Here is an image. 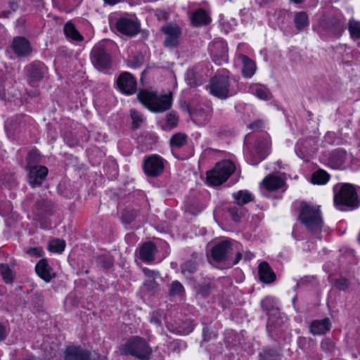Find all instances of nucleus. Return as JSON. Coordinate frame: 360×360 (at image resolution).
Listing matches in <instances>:
<instances>
[{
    "instance_id": "1",
    "label": "nucleus",
    "mask_w": 360,
    "mask_h": 360,
    "mask_svg": "<svg viewBox=\"0 0 360 360\" xmlns=\"http://www.w3.org/2000/svg\"><path fill=\"white\" fill-rule=\"evenodd\" d=\"M138 98L148 109L154 112H162L170 108L172 105L171 94H158L146 90L141 91Z\"/></svg>"
},
{
    "instance_id": "2",
    "label": "nucleus",
    "mask_w": 360,
    "mask_h": 360,
    "mask_svg": "<svg viewBox=\"0 0 360 360\" xmlns=\"http://www.w3.org/2000/svg\"><path fill=\"white\" fill-rule=\"evenodd\" d=\"M120 352L122 355L130 354L141 360H148L152 350L143 339L134 337L120 347Z\"/></svg>"
},
{
    "instance_id": "3",
    "label": "nucleus",
    "mask_w": 360,
    "mask_h": 360,
    "mask_svg": "<svg viewBox=\"0 0 360 360\" xmlns=\"http://www.w3.org/2000/svg\"><path fill=\"white\" fill-rule=\"evenodd\" d=\"M299 217L309 231L314 233L321 231L323 221L319 208L313 207L303 202L301 204Z\"/></svg>"
},
{
    "instance_id": "4",
    "label": "nucleus",
    "mask_w": 360,
    "mask_h": 360,
    "mask_svg": "<svg viewBox=\"0 0 360 360\" xmlns=\"http://www.w3.org/2000/svg\"><path fill=\"white\" fill-rule=\"evenodd\" d=\"M334 200L338 205L356 207L357 205L356 193L352 185L345 184L339 193L335 195Z\"/></svg>"
},
{
    "instance_id": "5",
    "label": "nucleus",
    "mask_w": 360,
    "mask_h": 360,
    "mask_svg": "<svg viewBox=\"0 0 360 360\" xmlns=\"http://www.w3.org/2000/svg\"><path fill=\"white\" fill-rule=\"evenodd\" d=\"M143 169L145 173L150 176H158L164 170V163L162 158L157 155H153L144 160Z\"/></svg>"
},
{
    "instance_id": "6",
    "label": "nucleus",
    "mask_w": 360,
    "mask_h": 360,
    "mask_svg": "<svg viewBox=\"0 0 360 360\" xmlns=\"http://www.w3.org/2000/svg\"><path fill=\"white\" fill-rule=\"evenodd\" d=\"M229 83L227 77L218 75L214 77L210 83L211 93L220 98H225L229 95Z\"/></svg>"
},
{
    "instance_id": "7",
    "label": "nucleus",
    "mask_w": 360,
    "mask_h": 360,
    "mask_svg": "<svg viewBox=\"0 0 360 360\" xmlns=\"http://www.w3.org/2000/svg\"><path fill=\"white\" fill-rule=\"evenodd\" d=\"M91 60L93 65L98 70L109 68L112 63L110 55L101 46H96L93 49Z\"/></svg>"
},
{
    "instance_id": "8",
    "label": "nucleus",
    "mask_w": 360,
    "mask_h": 360,
    "mask_svg": "<svg viewBox=\"0 0 360 360\" xmlns=\"http://www.w3.org/2000/svg\"><path fill=\"white\" fill-rule=\"evenodd\" d=\"M26 71L29 84H33L44 78L46 69L42 63L34 62L27 65Z\"/></svg>"
},
{
    "instance_id": "9",
    "label": "nucleus",
    "mask_w": 360,
    "mask_h": 360,
    "mask_svg": "<svg viewBox=\"0 0 360 360\" xmlns=\"http://www.w3.org/2000/svg\"><path fill=\"white\" fill-rule=\"evenodd\" d=\"M117 84L120 90L126 94H133L136 90V82L127 72H122L119 76Z\"/></svg>"
},
{
    "instance_id": "10",
    "label": "nucleus",
    "mask_w": 360,
    "mask_h": 360,
    "mask_svg": "<svg viewBox=\"0 0 360 360\" xmlns=\"http://www.w3.org/2000/svg\"><path fill=\"white\" fill-rule=\"evenodd\" d=\"M63 360H92L91 352L80 346L70 345L64 352Z\"/></svg>"
},
{
    "instance_id": "11",
    "label": "nucleus",
    "mask_w": 360,
    "mask_h": 360,
    "mask_svg": "<svg viewBox=\"0 0 360 360\" xmlns=\"http://www.w3.org/2000/svg\"><path fill=\"white\" fill-rule=\"evenodd\" d=\"M116 28L123 34L134 36L139 32L140 25L133 20L123 18L117 21Z\"/></svg>"
},
{
    "instance_id": "12",
    "label": "nucleus",
    "mask_w": 360,
    "mask_h": 360,
    "mask_svg": "<svg viewBox=\"0 0 360 360\" xmlns=\"http://www.w3.org/2000/svg\"><path fill=\"white\" fill-rule=\"evenodd\" d=\"M162 31L167 35L165 44L167 47L172 48L179 43L180 30L177 25L169 23L162 27Z\"/></svg>"
},
{
    "instance_id": "13",
    "label": "nucleus",
    "mask_w": 360,
    "mask_h": 360,
    "mask_svg": "<svg viewBox=\"0 0 360 360\" xmlns=\"http://www.w3.org/2000/svg\"><path fill=\"white\" fill-rule=\"evenodd\" d=\"M29 172V183L32 187L41 185L48 174V169L45 166L31 167Z\"/></svg>"
},
{
    "instance_id": "14",
    "label": "nucleus",
    "mask_w": 360,
    "mask_h": 360,
    "mask_svg": "<svg viewBox=\"0 0 360 360\" xmlns=\"http://www.w3.org/2000/svg\"><path fill=\"white\" fill-rule=\"evenodd\" d=\"M12 49L19 57L28 56L32 51L29 41L23 37H16L13 39Z\"/></svg>"
},
{
    "instance_id": "15",
    "label": "nucleus",
    "mask_w": 360,
    "mask_h": 360,
    "mask_svg": "<svg viewBox=\"0 0 360 360\" xmlns=\"http://www.w3.org/2000/svg\"><path fill=\"white\" fill-rule=\"evenodd\" d=\"M231 250V242L224 240L213 247L212 250V257L217 262H221L226 259L228 253Z\"/></svg>"
},
{
    "instance_id": "16",
    "label": "nucleus",
    "mask_w": 360,
    "mask_h": 360,
    "mask_svg": "<svg viewBox=\"0 0 360 360\" xmlns=\"http://www.w3.org/2000/svg\"><path fill=\"white\" fill-rule=\"evenodd\" d=\"M35 271L37 275L46 282H49L55 277V273L49 265L46 259H41L36 265Z\"/></svg>"
},
{
    "instance_id": "17",
    "label": "nucleus",
    "mask_w": 360,
    "mask_h": 360,
    "mask_svg": "<svg viewBox=\"0 0 360 360\" xmlns=\"http://www.w3.org/2000/svg\"><path fill=\"white\" fill-rule=\"evenodd\" d=\"M53 208V205L50 201L43 198L40 199L36 202V217L39 220L45 219L47 216L52 214Z\"/></svg>"
},
{
    "instance_id": "18",
    "label": "nucleus",
    "mask_w": 360,
    "mask_h": 360,
    "mask_svg": "<svg viewBox=\"0 0 360 360\" xmlns=\"http://www.w3.org/2000/svg\"><path fill=\"white\" fill-rule=\"evenodd\" d=\"M215 173H220L222 181H226L236 170V167L231 160H222L214 166Z\"/></svg>"
},
{
    "instance_id": "19",
    "label": "nucleus",
    "mask_w": 360,
    "mask_h": 360,
    "mask_svg": "<svg viewBox=\"0 0 360 360\" xmlns=\"http://www.w3.org/2000/svg\"><path fill=\"white\" fill-rule=\"evenodd\" d=\"M259 280L264 283H271L276 280V274L266 262H262L258 267Z\"/></svg>"
},
{
    "instance_id": "20",
    "label": "nucleus",
    "mask_w": 360,
    "mask_h": 360,
    "mask_svg": "<svg viewBox=\"0 0 360 360\" xmlns=\"http://www.w3.org/2000/svg\"><path fill=\"white\" fill-rule=\"evenodd\" d=\"M330 319L325 318L322 320L313 321L309 326V330L313 335H323L330 330Z\"/></svg>"
},
{
    "instance_id": "21",
    "label": "nucleus",
    "mask_w": 360,
    "mask_h": 360,
    "mask_svg": "<svg viewBox=\"0 0 360 360\" xmlns=\"http://www.w3.org/2000/svg\"><path fill=\"white\" fill-rule=\"evenodd\" d=\"M191 21L195 27L205 26L210 22L211 18L205 10L200 8L192 13Z\"/></svg>"
},
{
    "instance_id": "22",
    "label": "nucleus",
    "mask_w": 360,
    "mask_h": 360,
    "mask_svg": "<svg viewBox=\"0 0 360 360\" xmlns=\"http://www.w3.org/2000/svg\"><path fill=\"white\" fill-rule=\"evenodd\" d=\"M155 246L153 243L148 242L144 243L140 249V258L145 262H150L154 259Z\"/></svg>"
},
{
    "instance_id": "23",
    "label": "nucleus",
    "mask_w": 360,
    "mask_h": 360,
    "mask_svg": "<svg viewBox=\"0 0 360 360\" xmlns=\"http://www.w3.org/2000/svg\"><path fill=\"white\" fill-rule=\"evenodd\" d=\"M263 184L268 191H274L281 188L284 182L280 177L269 175L264 179Z\"/></svg>"
},
{
    "instance_id": "24",
    "label": "nucleus",
    "mask_w": 360,
    "mask_h": 360,
    "mask_svg": "<svg viewBox=\"0 0 360 360\" xmlns=\"http://www.w3.org/2000/svg\"><path fill=\"white\" fill-rule=\"evenodd\" d=\"M240 58L243 63V74L245 77H252L256 70V65L254 61L250 60L248 56L245 55H241Z\"/></svg>"
},
{
    "instance_id": "25",
    "label": "nucleus",
    "mask_w": 360,
    "mask_h": 360,
    "mask_svg": "<svg viewBox=\"0 0 360 360\" xmlns=\"http://www.w3.org/2000/svg\"><path fill=\"white\" fill-rule=\"evenodd\" d=\"M64 32L67 37L75 41H82L83 37L76 29L74 24L68 22L64 26Z\"/></svg>"
},
{
    "instance_id": "26",
    "label": "nucleus",
    "mask_w": 360,
    "mask_h": 360,
    "mask_svg": "<svg viewBox=\"0 0 360 360\" xmlns=\"http://www.w3.org/2000/svg\"><path fill=\"white\" fill-rule=\"evenodd\" d=\"M223 177L220 173H215V168L207 172V181L212 186H219L224 183L226 181H222Z\"/></svg>"
},
{
    "instance_id": "27",
    "label": "nucleus",
    "mask_w": 360,
    "mask_h": 360,
    "mask_svg": "<svg viewBox=\"0 0 360 360\" xmlns=\"http://www.w3.org/2000/svg\"><path fill=\"white\" fill-rule=\"evenodd\" d=\"M329 179V175L323 170L319 169L314 172L311 181L313 184H326Z\"/></svg>"
},
{
    "instance_id": "28",
    "label": "nucleus",
    "mask_w": 360,
    "mask_h": 360,
    "mask_svg": "<svg viewBox=\"0 0 360 360\" xmlns=\"http://www.w3.org/2000/svg\"><path fill=\"white\" fill-rule=\"evenodd\" d=\"M171 152L173 155L179 159V150L180 148V133L174 134L169 141Z\"/></svg>"
},
{
    "instance_id": "29",
    "label": "nucleus",
    "mask_w": 360,
    "mask_h": 360,
    "mask_svg": "<svg viewBox=\"0 0 360 360\" xmlns=\"http://www.w3.org/2000/svg\"><path fill=\"white\" fill-rule=\"evenodd\" d=\"M295 22L298 30H302L308 24V16L305 12H300L295 15Z\"/></svg>"
},
{
    "instance_id": "30",
    "label": "nucleus",
    "mask_w": 360,
    "mask_h": 360,
    "mask_svg": "<svg viewBox=\"0 0 360 360\" xmlns=\"http://www.w3.org/2000/svg\"><path fill=\"white\" fill-rule=\"evenodd\" d=\"M0 274L6 283H11L13 280V273L7 264L0 265Z\"/></svg>"
},
{
    "instance_id": "31",
    "label": "nucleus",
    "mask_w": 360,
    "mask_h": 360,
    "mask_svg": "<svg viewBox=\"0 0 360 360\" xmlns=\"http://www.w3.org/2000/svg\"><path fill=\"white\" fill-rule=\"evenodd\" d=\"M349 30L352 38L360 39V22L352 20L349 23Z\"/></svg>"
},
{
    "instance_id": "32",
    "label": "nucleus",
    "mask_w": 360,
    "mask_h": 360,
    "mask_svg": "<svg viewBox=\"0 0 360 360\" xmlns=\"http://www.w3.org/2000/svg\"><path fill=\"white\" fill-rule=\"evenodd\" d=\"M65 247V243L63 240L56 239L49 244V250L53 252H62Z\"/></svg>"
},
{
    "instance_id": "33",
    "label": "nucleus",
    "mask_w": 360,
    "mask_h": 360,
    "mask_svg": "<svg viewBox=\"0 0 360 360\" xmlns=\"http://www.w3.org/2000/svg\"><path fill=\"white\" fill-rule=\"evenodd\" d=\"M186 81L188 84L193 87L195 86L199 83V79L197 73L193 70H188L186 75Z\"/></svg>"
},
{
    "instance_id": "34",
    "label": "nucleus",
    "mask_w": 360,
    "mask_h": 360,
    "mask_svg": "<svg viewBox=\"0 0 360 360\" xmlns=\"http://www.w3.org/2000/svg\"><path fill=\"white\" fill-rule=\"evenodd\" d=\"M236 200L238 205H243L252 201V197L248 192L241 191L236 195Z\"/></svg>"
},
{
    "instance_id": "35",
    "label": "nucleus",
    "mask_w": 360,
    "mask_h": 360,
    "mask_svg": "<svg viewBox=\"0 0 360 360\" xmlns=\"http://www.w3.org/2000/svg\"><path fill=\"white\" fill-rule=\"evenodd\" d=\"M137 217V212L134 210H124L122 212V218L124 223L130 224Z\"/></svg>"
},
{
    "instance_id": "36",
    "label": "nucleus",
    "mask_w": 360,
    "mask_h": 360,
    "mask_svg": "<svg viewBox=\"0 0 360 360\" xmlns=\"http://www.w3.org/2000/svg\"><path fill=\"white\" fill-rule=\"evenodd\" d=\"M40 160V155L38 151L31 150L27 157V162L29 167H34L35 164Z\"/></svg>"
},
{
    "instance_id": "37",
    "label": "nucleus",
    "mask_w": 360,
    "mask_h": 360,
    "mask_svg": "<svg viewBox=\"0 0 360 360\" xmlns=\"http://www.w3.org/2000/svg\"><path fill=\"white\" fill-rule=\"evenodd\" d=\"M130 115L132 119L133 128H138L143 122L141 115L135 110H131Z\"/></svg>"
},
{
    "instance_id": "38",
    "label": "nucleus",
    "mask_w": 360,
    "mask_h": 360,
    "mask_svg": "<svg viewBox=\"0 0 360 360\" xmlns=\"http://www.w3.org/2000/svg\"><path fill=\"white\" fill-rule=\"evenodd\" d=\"M321 347L324 352L331 353L335 349V343L331 339L326 338L321 342Z\"/></svg>"
},
{
    "instance_id": "39",
    "label": "nucleus",
    "mask_w": 360,
    "mask_h": 360,
    "mask_svg": "<svg viewBox=\"0 0 360 360\" xmlns=\"http://www.w3.org/2000/svg\"><path fill=\"white\" fill-rule=\"evenodd\" d=\"M346 151L338 150L332 157V160L335 162L336 166H340L345 160Z\"/></svg>"
},
{
    "instance_id": "40",
    "label": "nucleus",
    "mask_w": 360,
    "mask_h": 360,
    "mask_svg": "<svg viewBox=\"0 0 360 360\" xmlns=\"http://www.w3.org/2000/svg\"><path fill=\"white\" fill-rule=\"evenodd\" d=\"M179 117L178 116L169 113L166 117L167 128V129H172V128L178 125Z\"/></svg>"
},
{
    "instance_id": "41",
    "label": "nucleus",
    "mask_w": 360,
    "mask_h": 360,
    "mask_svg": "<svg viewBox=\"0 0 360 360\" xmlns=\"http://www.w3.org/2000/svg\"><path fill=\"white\" fill-rule=\"evenodd\" d=\"M335 286L339 290H346L349 286V281L347 278H340L335 281Z\"/></svg>"
},
{
    "instance_id": "42",
    "label": "nucleus",
    "mask_w": 360,
    "mask_h": 360,
    "mask_svg": "<svg viewBox=\"0 0 360 360\" xmlns=\"http://www.w3.org/2000/svg\"><path fill=\"white\" fill-rule=\"evenodd\" d=\"M180 293V283L177 281L172 282L171 288L169 291V295L171 297L176 296Z\"/></svg>"
},
{
    "instance_id": "43",
    "label": "nucleus",
    "mask_w": 360,
    "mask_h": 360,
    "mask_svg": "<svg viewBox=\"0 0 360 360\" xmlns=\"http://www.w3.org/2000/svg\"><path fill=\"white\" fill-rule=\"evenodd\" d=\"M144 287L148 291L155 292L158 288V284L155 282V281L154 279H150V280L146 281L144 283Z\"/></svg>"
},
{
    "instance_id": "44",
    "label": "nucleus",
    "mask_w": 360,
    "mask_h": 360,
    "mask_svg": "<svg viewBox=\"0 0 360 360\" xmlns=\"http://www.w3.org/2000/svg\"><path fill=\"white\" fill-rule=\"evenodd\" d=\"M20 126V122H17V119H11L7 120L6 123V129L7 131L15 130Z\"/></svg>"
},
{
    "instance_id": "45",
    "label": "nucleus",
    "mask_w": 360,
    "mask_h": 360,
    "mask_svg": "<svg viewBox=\"0 0 360 360\" xmlns=\"http://www.w3.org/2000/svg\"><path fill=\"white\" fill-rule=\"evenodd\" d=\"M99 262L103 265V266L105 269L110 268L113 264V261L110 257H100Z\"/></svg>"
},
{
    "instance_id": "46",
    "label": "nucleus",
    "mask_w": 360,
    "mask_h": 360,
    "mask_svg": "<svg viewBox=\"0 0 360 360\" xmlns=\"http://www.w3.org/2000/svg\"><path fill=\"white\" fill-rule=\"evenodd\" d=\"M211 287L209 284L199 285L198 287V291L201 293L203 296L209 295Z\"/></svg>"
},
{
    "instance_id": "47",
    "label": "nucleus",
    "mask_w": 360,
    "mask_h": 360,
    "mask_svg": "<svg viewBox=\"0 0 360 360\" xmlns=\"http://www.w3.org/2000/svg\"><path fill=\"white\" fill-rule=\"evenodd\" d=\"M160 314L159 312L153 311L151 314L150 322L155 323L157 326L161 325Z\"/></svg>"
},
{
    "instance_id": "48",
    "label": "nucleus",
    "mask_w": 360,
    "mask_h": 360,
    "mask_svg": "<svg viewBox=\"0 0 360 360\" xmlns=\"http://www.w3.org/2000/svg\"><path fill=\"white\" fill-rule=\"evenodd\" d=\"M228 210L231 216L232 217L233 219L235 221H239L240 217L238 214V210L236 207H231L229 208Z\"/></svg>"
},
{
    "instance_id": "49",
    "label": "nucleus",
    "mask_w": 360,
    "mask_h": 360,
    "mask_svg": "<svg viewBox=\"0 0 360 360\" xmlns=\"http://www.w3.org/2000/svg\"><path fill=\"white\" fill-rule=\"evenodd\" d=\"M256 96L261 99H268V92L261 88H257L255 91Z\"/></svg>"
},
{
    "instance_id": "50",
    "label": "nucleus",
    "mask_w": 360,
    "mask_h": 360,
    "mask_svg": "<svg viewBox=\"0 0 360 360\" xmlns=\"http://www.w3.org/2000/svg\"><path fill=\"white\" fill-rule=\"evenodd\" d=\"M27 254L31 255H36L38 257L41 256L42 250L39 248H30L26 251Z\"/></svg>"
},
{
    "instance_id": "51",
    "label": "nucleus",
    "mask_w": 360,
    "mask_h": 360,
    "mask_svg": "<svg viewBox=\"0 0 360 360\" xmlns=\"http://www.w3.org/2000/svg\"><path fill=\"white\" fill-rule=\"evenodd\" d=\"M143 271L147 277H148L150 278H153V279H154L156 276H158L159 275L158 272L151 271L148 269H143Z\"/></svg>"
},
{
    "instance_id": "52",
    "label": "nucleus",
    "mask_w": 360,
    "mask_h": 360,
    "mask_svg": "<svg viewBox=\"0 0 360 360\" xmlns=\"http://www.w3.org/2000/svg\"><path fill=\"white\" fill-rule=\"evenodd\" d=\"M7 337V330L6 327L0 323V342L4 340Z\"/></svg>"
},
{
    "instance_id": "53",
    "label": "nucleus",
    "mask_w": 360,
    "mask_h": 360,
    "mask_svg": "<svg viewBox=\"0 0 360 360\" xmlns=\"http://www.w3.org/2000/svg\"><path fill=\"white\" fill-rule=\"evenodd\" d=\"M278 356L276 354H271L270 352L264 353V360H278Z\"/></svg>"
},
{
    "instance_id": "54",
    "label": "nucleus",
    "mask_w": 360,
    "mask_h": 360,
    "mask_svg": "<svg viewBox=\"0 0 360 360\" xmlns=\"http://www.w3.org/2000/svg\"><path fill=\"white\" fill-rule=\"evenodd\" d=\"M262 125V122L261 120H257L249 125V127L253 130L257 129L260 128Z\"/></svg>"
},
{
    "instance_id": "55",
    "label": "nucleus",
    "mask_w": 360,
    "mask_h": 360,
    "mask_svg": "<svg viewBox=\"0 0 360 360\" xmlns=\"http://www.w3.org/2000/svg\"><path fill=\"white\" fill-rule=\"evenodd\" d=\"M186 326V327L184 328V333H189L190 332L192 331L193 330V324H192V322L191 321H186L184 323Z\"/></svg>"
},
{
    "instance_id": "56",
    "label": "nucleus",
    "mask_w": 360,
    "mask_h": 360,
    "mask_svg": "<svg viewBox=\"0 0 360 360\" xmlns=\"http://www.w3.org/2000/svg\"><path fill=\"white\" fill-rule=\"evenodd\" d=\"M105 3L110 4V5H114L119 2L120 0H104Z\"/></svg>"
},
{
    "instance_id": "57",
    "label": "nucleus",
    "mask_w": 360,
    "mask_h": 360,
    "mask_svg": "<svg viewBox=\"0 0 360 360\" xmlns=\"http://www.w3.org/2000/svg\"><path fill=\"white\" fill-rule=\"evenodd\" d=\"M241 257H242L241 253H238L236 255V261L234 262V264L238 263V261L241 259Z\"/></svg>"
},
{
    "instance_id": "58",
    "label": "nucleus",
    "mask_w": 360,
    "mask_h": 360,
    "mask_svg": "<svg viewBox=\"0 0 360 360\" xmlns=\"http://www.w3.org/2000/svg\"><path fill=\"white\" fill-rule=\"evenodd\" d=\"M186 142V136L181 134V146Z\"/></svg>"
},
{
    "instance_id": "59",
    "label": "nucleus",
    "mask_w": 360,
    "mask_h": 360,
    "mask_svg": "<svg viewBox=\"0 0 360 360\" xmlns=\"http://www.w3.org/2000/svg\"><path fill=\"white\" fill-rule=\"evenodd\" d=\"M196 269L195 265L194 264H191V268L188 269L189 271L193 272Z\"/></svg>"
},
{
    "instance_id": "60",
    "label": "nucleus",
    "mask_w": 360,
    "mask_h": 360,
    "mask_svg": "<svg viewBox=\"0 0 360 360\" xmlns=\"http://www.w3.org/2000/svg\"><path fill=\"white\" fill-rule=\"evenodd\" d=\"M292 1L296 4H300L302 1V0H292Z\"/></svg>"
},
{
    "instance_id": "61",
    "label": "nucleus",
    "mask_w": 360,
    "mask_h": 360,
    "mask_svg": "<svg viewBox=\"0 0 360 360\" xmlns=\"http://www.w3.org/2000/svg\"><path fill=\"white\" fill-rule=\"evenodd\" d=\"M186 110H187L188 113L190 115V113H191V112H190V109H189V108H188V105H186Z\"/></svg>"
}]
</instances>
